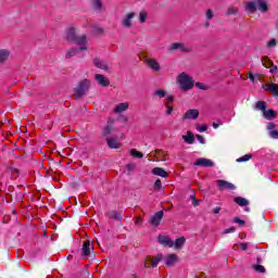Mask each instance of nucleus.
Here are the masks:
<instances>
[{
  "label": "nucleus",
  "instance_id": "473e14b6",
  "mask_svg": "<svg viewBox=\"0 0 278 278\" xmlns=\"http://www.w3.org/2000/svg\"><path fill=\"white\" fill-rule=\"evenodd\" d=\"M93 64L98 67V68H102V70H105L108 68V65H105L102 61L100 60H94L93 61Z\"/></svg>",
  "mask_w": 278,
  "mask_h": 278
},
{
  "label": "nucleus",
  "instance_id": "b1692460",
  "mask_svg": "<svg viewBox=\"0 0 278 278\" xmlns=\"http://www.w3.org/2000/svg\"><path fill=\"white\" fill-rule=\"evenodd\" d=\"M235 203H237V205H240V207H247V205H249V200L242 197H237L235 198Z\"/></svg>",
  "mask_w": 278,
  "mask_h": 278
},
{
  "label": "nucleus",
  "instance_id": "c9c22d12",
  "mask_svg": "<svg viewBox=\"0 0 278 278\" xmlns=\"http://www.w3.org/2000/svg\"><path fill=\"white\" fill-rule=\"evenodd\" d=\"M75 55H77V50L72 49V50L66 52L65 58H67V60H68L71 58L75 56Z\"/></svg>",
  "mask_w": 278,
  "mask_h": 278
},
{
  "label": "nucleus",
  "instance_id": "09e8293b",
  "mask_svg": "<svg viewBox=\"0 0 278 278\" xmlns=\"http://www.w3.org/2000/svg\"><path fill=\"white\" fill-rule=\"evenodd\" d=\"M206 18H208V20L214 18V13L212 12V9H208V10L206 11Z\"/></svg>",
  "mask_w": 278,
  "mask_h": 278
},
{
  "label": "nucleus",
  "instance_id": "58836bf2",
  "mask_svg": "<svg viewBox=\"0 0 278 278\" xmlns=\"http://www.w3.org/2000/svg\"><path fill=\"white\" fill-rule=\"evenodd\" d=\"M139 21H140V23H146V21H147V13L144 11H141L139 13Z\"/></svg>",
  "mask_w": 278,
  "mask_h": 278
},
{
  "label": "nucleus",
  "instance_id": "e433bc0d",
  "mask_svg": "<svg viewBox=\"0 0 278 278\" xmlns=\"http://www.w3.org/2000/svg\"><path fill=\"white\" fill-rule=\"evenodd\" d=\"M173 101H175V97L168 96V97L164 100V105H173Z\"/></svg>",
  "mask_w": 278,
  "mask_h": 278
},
{
  "label": "nucleus",
  "instance_id": "423d86ee",
  "mask_svg": "<svg viewBox=\"0 0 278 278\" xmlns=\"http://www.w3.org/2000/svg\"><path fill=\"white\" fill-rule=\"evenodd\" d=\"M143 62H144V64H147V66H149V68H151L155 73L160 72L161 67H160V63L157 62V60L151 59V58H144Z\"/></svg>",
  "mask_w": 278,
  "mask_h": 278
},
{
  "label": "nucleus",
  "instance_id": "864d4df0",
  "mask_svg": "<svg viewBox=\"0 0 278 278\" xmlns=\"http://www.w3.org/2000/svg\"><path fill=\"white\" fill-rule=\"evenodd\" d=\"M236 231V227H230L224 231V233H233Z\"/></svg>",
  "mask_w": 278,
  "mask_h": 278
},
{
  "label": "nucleus",
  "instance_id": "052dcab7",
  "mask_svg": "<svg viewBox=\"0 0 278 278\" xmlns=\"http://www.w3.org/2000/svg\"><path fill=\"white\" fill-rule=\"evenodd\" d=\"M271 138H278V131L277 130L271 131Z\"/></svg>",
  "mask_w": 278,
  "mask_h": 278
},
{
  "label": "nucleus",
  "instance_id": "338daca9",
  "mask_svg": "<svg viewBox=\"0 0 278 278\" xmlns=\"http://www.w3.org/2000/svg\"><path fill=\"white\" fill-rule=\"evenodd\" d=\"M132 277H134V278H138V277H136V275H132Z\"/></svg>",
  "mask_w": 278,
  "mask_h": 278
},
{
  "label": "nucleus",
  "instance_id": "bf43d9fd",
  "mask_svg": "<svg viewBox=\"0 0 278 278\" xmlns=\"http://www.w3.org/2000/svg\"><path fill=\"white\" fill-rule=\"evenodd\" d=\"M191 199H193V206L197 207V205H199V200H197L194 195H191Z\"/></svg>",
  "mask_w": 278,
  "mask_h": 278
},
{
  "label": "nucleus",
  "instance_id": "a211bd4d",
  "mask_svg": "<svg viewBox=\"0 0 278 278\" xmlns=\"http://www.w3.org/2000/svg\"><path fill=\"white\" fill-rule=\"evenodd\" d=\"M135 16H136V13L126 14V16L122 20V25L127 28L131 27V23Z\"/></svg>",
  "mask_w": 278,
  "mask_h": 278
},
{
  "label": "nucleus",
  "instance_id": "20e7f679",
  "mask_svg": "<svg viewBox=\"0 0 278 278\" xmlns=\"http://www.w3.org/2000/svg\"><path fill=\"white\" fill-rule=\"evenodd\" d=\"M160 262H162V254L156 256H147L144 260V267L146 268H155Z\"/></svg>",
  "mask_w": 278,
  "mask_h": 278
},
{
  "label": "nucleus",
  "instance_id": "c03bdc74",
  "mask_svg": "<svg viewBox=\"0 0 278 278\" xmlns=\"http://www.w3.org/2000/svg\"><path fill=\"white\" fill-rule=\"evenodd\" d=\"M154 188H155V190H161L162 189V180L161 179L155 180Z\"/></svg>",
  "mask_w": 278,
  "mask_h": 278
},
{
  "label": "nucleus",
  "instance_id": "c756f323",
  "mask_svg": "<svg viewBox=\"0 0 278 278\" xmlns=\"http://www.w3.org/2000/svg\"><path fill=\"white\" fill-rule=\"evenodd\" d=\"M10 58V52L8 50H0V63L5 62Z\"/></svg>",
  "mask_w": 278,
  "mask_h": 278
},
{
  "label": "nucleus",
  "instance_id": "f8f14e48",
  "mask_svg": "<svg viewBox=\"0 0 278 278\" xmlns=\"http://www.w3.org/2000/svg\"><path fill=\"white\" fill-rule=\"evenodd\" d=\"M106 144L109 149H121V147H123L118 139L114 137L106 138Z\"/></svg>",
  "mask_w": 278,
  "mask_h": 278
},
{
  "label": "nucleus",
  "instance_id": "37998d69",
  "mask_svg": "<svg viewBox=\"0 0 278 278\" xmlns=\"http://www.w3.org/2000/svg\"><path fill=\"white\" fill-rule=\"evenodd\" d=\"M126 169L128 170V173H132V170L136 169V165L134 163H129L126 165Z\"/></svg>",
  "mask_w": 278,
  "mask_h": 278
},
{
  "label": "nucleus",
  "instance_id": "e2e57ef3",
  "mask_svg": "<svg viewBox=\"0 0 278 278\" xmlns=\"http://www.w3.org/2000/svg\"><path fill=\"white\" fill-rule=\"evenodd\" d=\"M97 34H103V28H98Z\"/></svg>",
  "mask_w": 278,
  "mask_h": 278
},
{
  "label": "nucleus",
  "instance_id": "bb28decb",
  "mask_svg": "<svg viewBox=\"0 0 278 278\" xmlns=\"http://www.w3.org/2000/svg\"><path fill=\"white\" fill-rule=\"evenodd\" d=\"M182 139H184L185 142H187L188 144H193V143H194V135H192L191 131H188L187 135L182 136Z\"/></svg>",
  "mask_w": 278,
  "mask_h": 278
},
{
  "label": "nucleus",
  "instance_id": "f03ea898",
  "mask_svg": "<svg viewBox=\"0 0 278 278\" xmlns=\"http://www.w3.org/2000/svg\"><path fill=\"white\" fill-rule=\"evenodd\" d=\"M177 81L181 88V90H192L194 88V79L192 77L188 76L186 73L179 74Z\"/></svg>",
  "mask_w": 278,
  "mask_h": 278
},
{
  "label": "nucleus",
  "instance_id": "de8ad7c7",
  "mask_svg": "<svg viewBox=\"0 0 278 278\" xmlns=\"http://www.w3.org/2000/svg\"><path fill=\"white\" fill-rule=\"evenodd\" d=\"M197 129H198L200 132L207 131V126H205V125H198V126H197Z\"/></svg>",
  "mask_w": 278,
  "mask_h": 278
},
{
  "label": "nucleus",
  "instance_id": "4c0bfd02",
  "mask_svg": "<svg viewBox=\"0 0 278 278\" xmlns=\"http://www.w3.org/2000/svg\"><path fill=\"white\" fill-rule=\"evenodd\" d=\"M102 5H103V4L100 2V0H93V8H94V10H97L98 12H100Z\"/></svg>",
  "mask_w": 278,
  "mask_h": 278
},
{
  "label": "nucleus",
  "instance_id": "680f3d73",
  "mask_svg": "<svg viewBox=\"0 0 278 278\" xmlns=\"http://www.w3.org/2000/svg\"><path fill=\"white\" fill-rule=\"evenodd\" d=\"M267 129H275V124L269 123V124L267 125Z\"/></svg>",
  "mask_w": 278,
  "mask_h": 278
},
{
  "label": "nucleus",
  "instance_id": "412c9836",
  "mask_svg": "<svg viewBox=\"0 0 278 278\" xmlns=\"http://www.w3.org/2000/svg\"><path fill=\"white\" fill-rule=\"evenodd\" d=\"M256 8L260 12H268V3L265 0H256Z\"/></svg>",
  "mask_w": 278,
  "mask_h": 278
},
{
  "label": "nucleus",
  "instance_id": "ea45409f",
  "mask_svg": "<svg viewBox=\"0 0 278 278\" xmlns=\"http://www.w3.org/2000/svg\"><path fill=\"white\" fill-rule=\"evenodd\" d=\"M233 223H237V225H239L240 227H244V225H247V222L240 219L239 217H235Z\"/></svg>",
  "mask_w": 278,
  "mask_h": 278
},
{
  "label": "nucleus",
  "instance_id": "5fc2aeb1",
  "mask_svg": "<svg viewBox=\"0 0 278 278\" xmlns=\"http://www.w3.org/2000/svg\"><path fill=\"white\" fill-rule=\"evenodd\" d=\"M195 86H197V88H200V90H205V85H203L201 83H197Z\"/></svg>",
  "mask_w": 278,
  "mask_h": 278
},
{
  "label": "nucleus",
  "instance_id": "0e129e2a",
  "mask_svg": "<svg viewBox=\"0 0 278 278\" xmlns=\"http://www.w3.org/2000/svg\"><path fill=\"white\" fill-rule=\"evenodd\" d=\"M199 278H205V273H201Z\"/></svg>",
  "mask_w": 278,
  "mask_h": 278
},
{
  "label": "nucleus",
  "instance_id": "72a5a7b5",
  "mask_svg": "<svg viewBox=\"0 0 278 278\" xmlns=\"http://www.w3.org/2000/svg\"><path fill=\"white\" fill-rule=\"evenodd\" d=\"M256 109H257V110H262V112L264 113V112L266 111V102H264V101H258V102L256 103Z\"/></svg>",
  "mask_w": 278,
  "mask_h": 278
},
{
  "label": "nucleus",
  "instance_id": "2eb2a0df",
  "mask_svg": "<svg viewBox=\"0 0 278 278\" xmlns=\"http://www.w3.org/2000/svg\"><path fill=\"white\" fill-rule=\"evenodd\" d=\"M182 118H184V121H188V119L197 121V118H199V110L187 111Z\"/></svg>",
  "mask_w": 278,
  "mask_h": 278
},
{
  "label": "nucleus",
  "instance_id": "6e6552de",
  "mask_svg": "<svg viewBox=\"0 0 278 278\" xmlns=\"http://www.w3.org/2000/svg\"><path fill=\"white\" fill-rule=\"evenodd\" d=\"M218 190H236V186L226 180H216Z\"/></svg>",
  "mask_w": 278,
  "mask_h": 278
},
{
  "label": "nucleus",
  "instance_id": "aec40b11",
  "mask_svg": "<svg viewBox=\"0 0 278 278\" xmlns=\"http://www.w3.org/2000/svg\"><path fill=\"white\" fill-rule=\"evenodd\" d=\"M152 175H156L157 177H163L166 179V177H168V172L164 170L162 167H154L152 169Z\"/></svg>",
  "mask_w": 278,
  "mask_h": 278
},
{
  "label": "nucleus",
  "instance_id": "6ab92c4d",
  "mask_svg": "<svg viewBox=\"0 0 278 278\" xmlns=\"http://www.w3.org/2000/svg\"><path fill=\"white\" fill-rule=\"evenodd\" d=\"M127 110H129V102H123V103H119L117 104L113 112L115 114H121L122 112H127Z\"/></svg>",
  "mask_w": 278,
  "mask_h": 278
},
{
  "label": "nucleus",
  "instance_id": "4be33fe9",
  "mask_svg": "<svg viewBox=\"0 0 278 278\" xmlns=\"http://www.w3.org/2000/svg\"><path fill=\"white\" fill-rule=\"evenodd\" d=\"M96 80L98 81V84H100V86H104V87L110 86V80L101 74L96 75Z\"/></svg>",
  "mask_w": 278,
  "mask_h": 278
},
{
  "label": "nucleus",
  "instance_id": "1a4fd4ad",
  "mask_svg": "<svg viewBox=\"0 0 278 278\" xmlns=\"http://www.w3.org/2000/svg\"><path fill=\"white\" fill-rule=\"evenodd\" d=\"M88 88H90V81L85 79L79 84L78 88L76 89V94L78 97H83V94H86V90H88Z\"/></svg>",
  "mask_w": 278,
  "mask_h": 278
},
{
  "label": "nucleus",
  "instance_id": "9b49d317",
  "mask_svg": "<svg viewBox=\"0 0 278 278\" xmlns=\"http://www.w3.org/2000/svg\"><path fill=\"white\" fill-rule=\"evenodd\" d=\"M262 64L265 68H270V73H277V66H274L273 61L268 56L262 58Z\"/></svg>",
  "mask_w": 278,
  "mask_h": 278
},
{
  "label": "nucleus",
  "instance_id": "a878e982",
  "mask_svg": "<svg viewBox=\"0 0 278 278\" xmlns=\"http://www.w3.org/2000/svg\"><path fill=\"white\" fill-rule=\"evenodd\" d=\"M184 244H186V238L185 237H180L178 239H176V241L174 242V248L176 250H179L184 247Z\"/></svg>",
  "mask_w": 278,
  "mask_h": 278
},
{
  "label": "nucleus",
  "instance_id": "4d7b16f0",
  "mask_svg": "<svg viewBox=\"0 0 278 278\" xmlns=\"http://www.w3.org/2000/svg\"><path fill=\"white\" fill-rule=\"evenodd\" d=\"M109 216L110 218L118 219V214H116V212H112Z\"/></svg>",
  "mask_w": 278,
  "mask_h": 278
},
{
  "label": "nucleus",
  "instance_id": "5701e85b",
  "mask_svg": "<svg viewBox=\"0 0 278 278\" xmlns=\"http://www.w3.org/2000/svg\"><path fill=\"white\" fill-rule=\"evenodd\" d=\"M83 256L90 257V241L86 240L83 244Z\"/></svg>",
  "mask_w": 278,
  "mask_h": 278
},
{
  "label": "nucleus",
  "instance_id": "a18cd8bd",
  "mask_svg": "<svg viewBox=\"0 0 278 278\" xmlns=\"http://www.w3.org/2000/svg\"><path fill=\"white\" fill-rule=\"evenodd\" d=\"M10 170H11L12 177L14 178L18 177V173H20L18 169L11 167Z\"/></svg>",
  "mask_w": 278,
  "mask_h": 278
},
{
  "label": "nucleus",
  "instance_id": "f257e3e1",
  "mask_svg": "<svg viewBox=\"0 0 278 278\" xmlns=\"http://www.w3.org/2000/svg\"><path fill=\"white\" fill-rule=\"evenodd\" d=\"M66 38L67 40H71L72 42H75V45H78L79 51H88V40L86 35H83L80 37L75 36V28L70 27L66 31Z\"/></svg>",
  "mask_w": 278,
  "mask_h": 278
},
{
  "label": "nucleus",
  "instance_id": "7ed1b4c3",
  "mask_svg": "<svg viewBox=\"0 0 278 278\" xmlns=\"http://www.w3.org/2000/svg\"><path fill=\"white\" fill-rule=\"evenodd\" d=\"M150 162H166L168 160V152L164 150H155L150 153Z\"/></svg>",
  "mask_w": 278,
  "mask_h": 278
},
{
  "label": "nucleus",
  "instance_id": "39448f33",
  "mask_svg": "<svg viewBox=\"0 0 278 278\" xmlns=\"http://www.w3.org/2000/svg\"><path fill=\"white\" fill-rule=\"evenodd\" d=\"M181 51V53H190L192 49L190 47H187L184 42H174L169 46V51Z\"/></svg>",
  "mask_w": 278,
  "mask_h": 278
},
{
  "label": "nucleus",
  "instance_id": "ddd939ff",
  "mask_svg": "<svg viewBox=\"0 0 278 278\" xmlns=\"http://www.w3.org/2000/svg\"><path fill=\"white\" fill-rule=\"evenodd\" d=\"M194 165L195 166H204L205 168H212V166H214V163L210 159L200 157L195 161Z\"/></svg>",
  "mask_w": 278,
  "mask_h": 278
},
{
  "label": "nucleus",
  "instance_id": "8fccbe9b",
  "mask_svg": "<svg viewBox=\"0 0 278 278\" xmlns=\"http://www.w3.org/2000/svg\"><path fill=\"white\" fill-rule=\"evenodd\" d=\"M135 225H136L137 227H141V226H142V217H137V218L135 219Z\"/></svg>",
  "mask_w": 278,
  "mask_h": 278
},
{
  "label": "nucleus",
  "instance_id": "2f4dec72",
  "mask_svg": "<svg viewBox=\"0 0 278 278\" xmlns=\"http://www.w3.org/2000/svg\"><path fill=\"white\" fill-rule=\"evenodd\" d=\"M155 97H159V99H164V97H166V90L164 89H157L154 92Z\"/></svg>",
  "mask_w": 278,
  "mask_h": 278
},
{
  "label": "nucleus",
  "instance_id": "dca6fc26",
  "mask_svg": "<svg viewBox=\"0 0 278 278\" xmlns=\"http://www.w3.org/2000/svg\"><path fill=\"white\" fill-rule=\"evenodd\" d=\"M179 262V256L177 254H168L165 257V266H175Z\"/></svg>",
  "mask_w": 278,
  "mask_h": 278
},
{
  "label": "nucleus",
  "instance_id": "13d9d810",
  "mask_svg": "<svg viewBox=\"0 0 278 278\" xmlns=\"http://www.w3.org/2000/svg\"><path fill=\"white\" fill-rule=\"evenodd\" d=\"M249 79L252 81V84H255V76L253 74H249Z\"/></svg>",
  "mask_w": 278,
  "mask_h": 278
},
{
  "label": "nucleus",
  "instance_id": "c85d7f7f",
  "mask_svg": "<svg viewBox=\"0 0 278 278\" xmlns=\"http://www.w3.org/2000/svg\"><path fill=\"white\" fill-rule=\"evenodd\" d=\"M130 155L132 157H137L138 160H142V157H144V154H142V152H139L138 150L136 149H131L130 150Z\"/></svg>",
  "mask_w": 278,
  "mask_h": 278
},
{
  "label": "nucleus",
  "instance_id": "f3484780",
  "mask_svg": "<svg viewBox=\"0 0 278 278\" xmlns=\"http://www.w3.org/2000/svg\"><path fill=\"white\" fill-rule=\"evenodd\" d=\"M264 90H266V92H271L273 94H275L276 97H278V85L275 83H269L263 86Z\"/></svg>",
  "mask_w": 278,
  "mask_h": 278
},
{
  "label": "nucleus",
  "instance_id": "69168bd1",
  "mask_svg": "<svg viewBox=\"0 0 278 278\" xmlns=\"http://www.w3.org/2000/svg\"><path fill=\"white\" fill-rule=\"evenodd\" d=\"M213 127H214V129H218V124L214 123Z\"/></svg>",
  "mask_w": 278,
  "mask_h": 278
},
{
  "label": "nucleus",
  "instance_id": "79ce46f5",
  "mask_svg": "<svg viewBox=\"0 0 278 278\" xmlns=\"http://www.w3.org/2000/svg\"><path fill=\"white\" fill-rule=\"evenodd\" d=\"M103 134L104 136H110V134H112V126L110 125L105 126L103 129Z\"/></svg>",
  "mask_w": 278,
  "mask_h": 278
},
{
  "label": "nucleus",
  "instance_id": "49530a36",
  "mask_svg": "<svg viewBox=\"0 0 278 278\" xmlns=\"http://www.w3.org/2000/svg\"><path fill=\"white\" fill-rule=\"evenodd\" d=\"M167 111H166V114L167 116H170V114H173V104H168V105H165Z\"/></svg>",
  "mask_w": 278,
  "mask_h": 278
},
{
  "label": "nucleus",
  "instance_id": "4468645a",
  "mask_svg": "<svg viewBox=\"0 0 278 278\" xmlns=\"http://www.w3.org/2000/svg\"><path fill=\"white\" fill-rule=\"evenodd\" d=\"M244 8L248 14H255L257 12V0L247 2Z\"/></svg>",
  "mask_w": 278,
  "mask_h": 278
},
{
  "label": "nucleus",
  "instance_id": "393cba45",
  "mask_svg": "<svg viewBox=\"0 0 278 278\" xmlns=\"http://www.w3.org/2000/svg\"><path fill=\"white\" fill-rule=\"evenodd\" d=\"M263 115L265 118H267V121H271V118H277V112L273 110H265Z\"/></svg>",
  "mask_w": 278,
  "mask_h": 278
},
{
  "label": "nucleus",
  "instance_id": "6e6d98bb",
  "mask_svg": "<svg viewBox=\"0 0 278 278\" xmlns=\"http://www.w3.org/2000/svg\"><path fill=\"white\" fill-rule=\"evenodd\" d=\"M220 206H217V207H215V208H213V214H220Z\"/></svg>",
  "mask_w": 278,
  "mask_h": 278
},
{
  "label": "nucleus",
  "instance_id": "603ef678",
  "mask_svg": "<svg viewBox=\"0 0 278 278\" xmlns=\"http://www.w3.org/2000/svg\"><path fill=\"white\" fill-rule=\"evenodd\" d=\"M197 138H198L199 142H201V144H205V138H203V136L197 135Z\"/></svg>",
  "mask_w": 278,
  "mask_h": 278
},
{
  "label": "nucleus",
  "instance_id": "a19ab883",
  "mask_svg": "<svg viewBox=\"0 0 278 278\" xmlns=\"http://www.w3.org/2000/svg\"><path fill=\"white\" fill-rule=\"evenodd\" d=\"M254 270H256V273H266V268L262 265H254Z\"/></svg>",
  "mask_w": 278,
  "mask_h": 278
},
{
  "label": "nucleus",
  "instance_id": "3c124183",
  "mask_svg": "<svg viewBox=\"0 0 278 278\" xmlns=\"http://www.w3.org/2000/svg\"><path fill=\"white\" fill-rule=\"evenodd\" d=\"M267 47H277V40L276 39H271L267 42Z\"/></svg>",
  "mask_w": 278,
  "mask_h": 278
},
{
  "label": "nucleus",
  "instance_id": "0eeeda50",
  "mask_svg": "<svg viewBox=\"0 0 278 278\" xmlns=\"http://www.w3.org/2000/svg\"><path fill=\"white\" fill-rule=\"evenodd\" d=\"M159 242L163 247H169V249H173V247H175V242L173 241V239H170V237L166 235H159Z\"/></svg>",
  "mask_w": 278,
  "mask_h": 278
},
{
  "label": "nucleus",
  "instance_id": "f704fd0d",
  "mask_svg": "<svg viewBox=\"0 0 278 278\" xmlns=\"http://www.w3.org/2000/svg\"><path fill=\"white\" fill-rule=\"evenodd\" d=\"M253 157V155L251 154H245L239 159H237V162H249V160H251Z\"/></svg>",
  "mask_w": 278,
  "mask_h": 278
},
{
  "label": "nucleus",
  "instance_id": "9d476101",
  "mask_svg": "<svg viewBox=\"0 0 278 278\" xmlns=\"http://www.w3.org/2000/svg\"><path fill=\"white\" fill-rule=\"evenodd\" d=\"M162 218H164V212L159 211L154 214V216L151 218L150 224L153 227H160V223H162Z\"/></svg>",
  "mask_w": 278,
  "mask_h": 278
},
{
  "label": "nucleus",
  "instance_id": "7c9ffc66",
  "mask_svg": "<svg viewBox=\"0 0 278 278\" xmlns=\"http://www.w3.org/2000/svg\"><path fill=\"white\" fill-rule=\"evenodd\" d=\"M235 14H238V8L236 7H229L227 12H226V15L227 16H231V15H235Z\"/></svg>",
  "mask_w": 278,
  "mask_h": 278
},
{
  "label": "nucleus",
  "instance_id": "cd10ccee",
  "mask_svg": "<svg viewBox=\"0 0 278 278\" xmlns=\"http://www.w3.org/2000/svg\"><path fill=\"white\" fill-rule=\"evenodd\" d=\"M233 251H247L249 249L248 243H237L232 245Z\"/></svg>",
  "mask_w": 278,
  "mask_h": 278
}]
</instances>
